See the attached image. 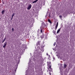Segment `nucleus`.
I'll list each match as a JSON object with an SVG mask.
<instances>
[{
  "instance_id": "1",
  "label": "nucleus",
  "mask_w": 75,
  "mask_h": 75,
  "mask_svg": "<svg viewBox=\"0 0 75 75\" xmlns=\"http://www.w3.org/2000/svg\"><path fill=\"white\" fill-rule=\"evenodd\" d=\"M47 65L48 66V69L50 71H52V69L51 68V62H47Z\"/></svg>"
},
{
  "instance_id": "2",
  "label": "nucleus",
  "mask_w": 75,
  "mask_h": 75,
  "mask_svg": "<svg viewBox=\"0 0 75 75\" xmlns=\"http://www.w3.org/2000/svg\"><path fill=\"white\" fill-rule=\"evenodd\" d=\"M31 8V4H29L28 6V7L27 8V9L28 10H30Z\"/></svg>"
},
{
  "instance_id": "3",
  "label": "nucleus",
  "mask_w": 75,
  "mask_h": 75,
  "mask_svg": "<svg viewBox=\"0 0 75 75\" xmlns=\"http://www.w3.org/2000/svg\"><path fill=\"white\" fill-rule=\"evenodd\" d=\"M40 42H41V41H38L36 43V46H38V45H40Z\"/></svg>"
},
{
  "instance_id": "4",
  "label": "nucleus",
  "mask_w": 75,
  "mask_h": 75,
  "mask_svg": "<svg viewBox=\"0 0 75 75\" xmlns=\"http://www.w3.org/2000/svg\"><path fill=\"white\" fill-rule=\"evenodd\" d=\"M46 25L45 24H42L41 26V28H44V27H45Z\"/></svg>"
},
{
  "instance_id": "5",
  "label": "nucleus",
  "mask_w": 75,
  "mask_h": 75,
  "mask_svg": "<svg viewBox=\"0 0 75 75\" xmlns=\"http://www.w3.org/2000/svg\"><path fill=\"white\" fill-rule=\"evenodd\" d=\"M6 45H7V42H5L4 45L3 46V48H5L6 47Z\"/></svg>"
},
{
  "instance_id": "6",
  "label": "nucleus",
  "mask_w": 75,
  "mask_h": 75,
  "mask_svg": "<svg viewBox=\"0 0 75 75\" xmlns=\"http://www.w3.org/2000/svg\"><path fill=\"white\" fill-rule=\"evenodd\" d=\"M61 29V28H59V29H58L57 31V34H58V33H59Z\"/></svg>"
},
{
  "instance_id": "7",
  "label": "nucleus",
  "mask_w": 75,
  "mask_h": 75,
  "mask_svg": "<svg viewBox=\"0 0 75 75\" xmlns=\"http://www.w3.org/2000/svg\"><path fill=\"white\" fill-rule=\"evenodd\" d=\"M44 34H43L42 35L40 36V38H44Z\"/></svg>"
},
{
  "instance_id": "8",
  "label": "nucleus",
  "mask_w": 75,
  "mask_h": 75,
  "mask_svg": "<svg viewBox=\"0 0 75 75\" xmlns=\"http://www.w3.org/2000/svg\"><path fill=\"white\" fill-rule=\"evenodd\" d=\"M5 11L4 10H2L1 12V13L2 14H4V13Z\"/></svg>"
},
{
  "instance_id": "9",
  "label": "nucleus",
  "mask_w": 75,
  "mask_h": 75,
  "mask_svg": "<svg viewBox=\"0 0 75 75\" xmlns=\"http://www.w3.org/2000/svg\"><path fill=\"white\" fill-rule=\"evenodd\" d=\"M37 1H38V0H36L33 2V3H36Z\"/></svg>"
},
{
  "instance_id": "10",
  "label": "nucleus",
  "mask_w": 75,
  "mask_h": 75,
  "mask_svg": "<svg viewBox=\"0 0 75 75\" xmlns=\"http://www.w3.org/2000/svg\"><path fill=\"white\" fill-rule=\"evenodd\" d=\"M67 67V64H64V68H66Z\"/></svg>"
},
{
  "instance_id": "11",
  "label": "nucleus",
  "mask_w": 75,
  "mask_h": 75,
  "mask_svg": "<svg viewBox=\"0 0 75 75\" xmlns=\"http://www.w3.org/2000/svg\"><path fill=\"white\" fill-rule=\"evenodd\" d=\"M48 21L50 23V24H51L52 23V22H51V20L50 19L48 20Z\"/></svg>"
},
{
  "instance_id": "12",
  "label": "nucleus",
  "mask_w": 75,
  "mask_h": 75,
  "mask_svg": "<svg viewBox=\"0 0 75 75\" xmlns=\"http://www.w3.org/2000/svg\"><path fill=\"white\" fill-rule=\"evenodd\" d=\"M57 27H58V26H56L55 27V30L56 31L57 30Z\"/></svg>"
},
{
  "instance_id": "13",
  "label": "nucleus",
  "mask_w": 75,
  "mask_h": 75,
  "mask_svg": "<svg viewBox=\"0 0 75 75\" xmlns=\"http://www.w3.org/2000/svg\"><path fill=\"white\" fill-rule=\"evenodd\" d=\"M40 33L42 34V29H41L40 30Z\"/></svg>"
},
{
  "instance_id": "14",
  "label": "nucleus",
  "mask_w": 75,
  "mask_h": 75,
  "mask_svg": "<svg viewBox=\"0 0 75 75\" xmlns=\"http://www.w3.org/2000/svg\"><path fill=\"white\" fill-rule=\"evenodd\" d=\"M56 32L55 30H53V33H54V34H55Z\"/></svg>"
},
{
  "instance_id": "15",
  "label": "nucleus",
  "mask_w": 75,
  "mask_h": 75,
  "mask_svg": "<svg viewBox=\"0 0 75 75\" xmlns=\"http://www.w3.org/2000/svg\"><path fill=\"white\" fill-rule=\"evenodd\" d=\"M56 45V42H54L53 44V46H55Z\"/></svg>"
},
{
  "instance_id": "16",
  "label": "nucleus",
  "mask_w": 75,
  "mask_h": 75,
  "mask_svg": "<svg viewBox=\"0 0 75 75\" xmlns=\"http://www.w3.org/2000/svg\"><path fill=\"white\" fill-rule=\"evenodd\" d=\"M15 14H14V13H13V14H12V18H13V16H14Z\"/></svg>"
},
{
  "instance_id": "17",
  "label": "nucleus",
  "mask_w": 75,
  "mask_h": 75,
  "mask_svg": "<svg viewBox=\"0 0 75 75\" xmlns=\"http://www.w3.org/2000/svg\"><path fill=\"white\" fill-rule=\"evenodd\" d=\"M59 17L60 18L62 19V16H59Z\"/></svg>"
},
{
  "instance_id": "18",
  "label": "nucleus",
  "mask_w": 75,
  "mask_h": 75,
  "mask_svg": "<svg viewBox=\"0 0 75 75\" xmlns=\"http://www.w3.org/2000/svg\"><path fill=\"white\" fill-rule=\"evenodd\" d=\"M4 41H5V40H2V43H3V42H4Z\"/></svg>"
},
{
  "instance_id": "19",
  "label": "nucleus",
  "mask_w": 75,
  "mask_h": 75,
  "mask_svg": "<svg viewBox=\"0 0 75 75\" xmlns=\"http://www.w3.org/2000/svg\"><path fill=\"white\" fill-rule=\"evenodd\" d=\"M58 22H57L56 25L57 26H58Z\"/></svg>"
},
{
  "instance_id": "20",
  "label": "nucleus",
  "mask_w": 75,
  "mask_h": 75,
  "mask_svg": "<svg viewBox=\"0 0 75 75\" xmlns=\"http://www.w3.org/2000/svg\"><path fill=\"white\" fill-rule=\"evenodd\" d=\"M12 31H14V28H12Z\"/></svg>"
},
{
  "instance_id": "21",
  "label": "nucleus",
  "mask_w": 75,
  "mask_h": 75,
  "mask_svg": "<svg viewBox=\"0 0 75 75\" xmlns=\"http://www.w3.org/2000/svg\"><path fill=\"white\" fill-rule=\"evenodd\" d=\"M49 74L50 75H51V73L50 72H49Z\"/></svg>"
},
{
  "instance_id": "22",
  "label": "nucleus",
  "mask_w": 75,
  "mask_h": 75,
  "mask_svg": "<svg viewBox=\"0 0 75 75\" xmlns=\"http://www.w3.org/2000/svg\"><path fill=\"white\" fill-rule=\"evenodd\" d=\"M6 38H4V40H6Z\"/></svg>"
},
{
  "instance_id": "23",
  "label": "nucleus",
  "mask_w": 75,
  "mask_h": 75,
  "mask_svg": "<svg viewBox=\"0 0 75 75\" xmlns=\"http://www.w3.org/2000/svg\"><path fill=\"white\" fill-rule=\"evenodd\" d=\"M13 18H12H12H11V20H12V19Z\"/></svg>"
},
{
  "instance_id": "24",
  "label": "nucleus",
  "mask_w": 75,
  "mask_h": 75,
  "mask_svg": "<svg viewBox=\"0 0 75 75\" xmlns=\"http://www.w3.org/2000/svg\"><path fill=\"white\" fill-rule=\"evenodd\" d=\"M47 55H48V54H47Z\"/></svg>"
},
{
  "instance_id": "25",
  "label": "nucleus",
  "mask_w": 75,
  "mask_h": 75,
  "mask_svg": "<svg viewBox=\"0 0 75 75\" xmlns=\"http://www.w3.org/2000/svg\"><path fill=\"white\" fill-rule=\"evenodd\" d=\"M38 36H39V35H38Z\"/></svg>"
},
{
  "instance_id": "26",
  "label": "nucleus",
  "mask_w": 75,
  "mask_h": 75,
  "mask_svg": "<svg viewBox=\"0 0 75 75\" xmlns=\"http://www.w3.org/2000/svg\"><path fill=\"white\" fill-rule=\"evenodd\" d=\"M4 4V3H3V4Z\"/></svg>"
}]
</instances>
